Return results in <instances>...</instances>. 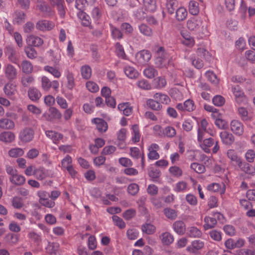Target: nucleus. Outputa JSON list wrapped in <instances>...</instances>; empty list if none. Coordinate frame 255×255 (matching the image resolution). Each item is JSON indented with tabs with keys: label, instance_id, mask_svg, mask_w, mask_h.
<instances>
[{
	"label": "nucleus",
	"instance_id": "nucleus-28",
	"mask_svg": "<svg viewBox=\"0 0 255 255\" xmlns=\"http://www.w3.org/2000/svg\"><path fill=\"white\" fill-rule=\"evenodd\" d=\"M186 233L187 235L191 238H201L202 235L201 231L194 226L188 227Z\"/></svg>",
	"mask_w": 255,
	"mask_h": 255
},
{
	"label": "nucleus",
	"instance_id": "nucleus-5",
	"mask_svg": "<svg viewBox=\"0 0 255 255\" xmlns=\"http://www.w3.org/2000/svg\"><path fill=\"white\" fill-rule=\"evenodd\" d=\"M34 134V130L31 128H25L19 132V138L23 142H29L33 139Z\"/></svg>",
	"mask_w": 255,
	"mask_h": 255
},
{
	"label": "nucleus",
	"instance_id": "nucleus-40",
	"mask_svg": "<svg viewBox=\"0 0 255 255\" xmlns=\"http://www.w3.org/2000/svg\"><path fill=\"white\" fill-rule=\"evenodd\" d=\"M81 73L83 79H89L92 75L91 68L89 65H84L81 68Z\"/></svg>",
	"mask_w": 255,
	"mask_h": 255
},
{
	"label": "nucleus",
	"instance_id": "nucleus-16",
	"mask_svg": "<svg viewBox=\"0 0 255 255\" xmlns=\"http://www.w3.org/2000/svg\"><path fill=\"white\" fill-rule=\"evenodd\" d=\"M29 99L33 102H37L42 96L41 92L36 87H30L27 91Z\"/></svg>",
	"mask_w": 255,
	"mask_h": 255
},
{
	"label": "nucleus",
	"instance_id": "nucleus-41",
	"mask_svg": "<svg viewBox=\"0 0 255 255\" xmlns=\"http://www.w3.org/2000/svg\"><path fill=\"white\" fill-rule=\"evenodd\" d=\"M143 74L147 78L152 79L157 75L158 72L153 67L149 66L144 70Z\"/></svg>",
	"mask_w": 255,
	"mask_h": 255
},
{
	"label": "nucleus",
	"instance_id": "nucleus-29",
	"mask_svg": "<svg viewBox=\"0 0 255 255\" xmlns=\"http://www.w3.org/2000/svg\"><path fill=\"white\" fill-rule=\"evenodd\" d=\"M162 243L165 245H169L174 241L173 236L169 232H165L159 236Z\"/></svg>",
	"mask_w": 255,
	"mask_h": 255
},
{
	"label": "nucleus",
	"instance_id": "nucleus-22",
	"mask_svg": "<svg viewBox=\"0 0 255 255\" xmlns=\"http://www.w3.org/2000/svg\"><path fill=\"white\" fill-rule=\"evenodd\" d=\"M15 138V134L11 131H3L0 133V141L4 143H10Z\"/></svg>",
	"mask_w": 255,
	"mask_h": 255
},
{
	"label": "nucleus",
	"instance_id": "nucleus-18",
	"mask_svg": "<svg viewBox=\"0 0 255 255\" xmlns=\"http://www.w3.org/2000/svg\"><path fill=\"white\" fill-rule=\"evenodd\" d=\"M92 123L96 125L97 129L100 132H104L108 129V124L103 119L94 118L92 120Z\"/></svg>",
	"mask_w": 255,
	"mask_h": 255
},
{
	"label": "nucleus",
	"instance_id": "nucleus-60",
	"mask_svg": "<svg viewBox=\"0 0 255 255\" xmlns=\"http://www.w3.org/2000/svg\"><path fill=\"white\" fill-rule=\"evenodd\" d=\"M50 56L51 57V61L55 64H58L61 60V54L59 52H55L52 50H50L48 52Z\"/></svg>",
	"mask_w": 255,
	"mask_h": 255
},
{
	"label": "nucleus",
	"instance_id": "nucleus-14",
	"mask_svg": "<svg viewBox=\"0 0 255 255\" xmlns=\"http://www.w3.org/2000/svg\"><path fill=\"white\" fill-rule=\"evenodd\" d=\"M204 246V242L196 240L192 242L191 245L186 248V251L192 254H196L199 250H201Z\"/></svg>",
	"mask_w": 255,
	"mask_h": 255
},
{
	"label": "nucleus",
	"instance_id": "nucleus-27",
	"mask_svg": "<svg viewBox=\"0 0 255 255\" xmlns=\"http://www.w3.org/2000/svg\"><path fill=\"white\" fill-rule=\"evenodd\" d=\"M15 127L14 123L7 118L0 119V128L4 129H12Z\"/></svg>",
	"mask_w": 255,
	"mask_h": 255
},
{
	"label": "nucleus",
	"instance_id": "nucleus-25",
	"mask_svg": "<svg viewBox=\"0 0 255 255\" xmlns=\"http://www.w3.org/2000/svg\"><path fill=\"white\" fill-rule=\"evenodd\" d=\"M9 180L12 184L17 186L22 185L25 182V177L17 173L13 176L9 177Z\"/></svg>",
	"mask_w": 255,
	"mask_h": 255
},
{
	"label": "nucleus",
	"instance_id": "nucleus-4",
	"mask_svg": "<svg viewBox=\"0 0 255 255\" xmlns=\"http://www.w3.org/2000/svg\"><path fill=\"white\" fill-rule=\"evenodd\" d=\"M232 91L235 96L236 101L238 103L241 104L247 103V98L239 86L232 87Z\"/></svg>",
	"mask_w": 255,
	"mask_h": 255
},
{
	"label": "nucleus",
	"instance_id": "nucleus-52",
	"mask_svg": "<svg viewBox=\"0 0 255 255\" xmlns=\"http://www.w3.org/2000/svg\"><path fill=\"white\" fill-rule=\"evenodd\" d=\"M12 206L14 208L20 209L23 207L24 204L21 198L15 196L11 199Z\"/></svg>",
	"mask_w": 255,
	"mask_h": 255
},
{
	"label": "nucleus",
	"instance_id": "nucleus-55",
	"mask_svg": "<svg viewBox=\"0 0 255 255\" xmlns=\"http://www.w3.org/2000/svg\"><path fill=\"white\" fill-rule=\"evenodd\" d=\"M8 60L12 63L16 64L18 58L16 56V52L13 48H9L7 51Z\"/></svg>",
	"mask_w": 255,
	"mask_h": 255
},
{
	"label": "nucleus",
	"instance_id": "nucleus-32",
	"mask_svg": "<svg viewBox=\"0 0 255 255\" xmlns=\"http://www.w3.org/2000/svg\"><path fill=\"white\" fill-rule=\"evenodd\" d=\"M43 69L45 71L51 74L54 78H59L61 76V72L56 67L46 65L44 67Z\"/></svg>",
	"mask_w": 255,
	"mask_h": 255
},
{
	"label": "nucleus",
	"instance_id": "nucleus-39",
	"mask_svg": "<svg viewBox=\"0 0 255 255\" xmlns=\"http://www.w3.org/2000/svg\"><path fill=\"white\" fill-rule=\"evenodd\" d=\"M138 60L141 63L148 62L151 58V54L148 50L141 51L137 55Z\"/></svg>",
	"mask_w": 255,
	"mask_h": 255
},
{
	"label": "nucleus",
	"instance_id": "nucleus-59",
	"mask_svg": "<svg viewBox=\"0 0 255 255\" xmlns=\"http://www.w3.org/2000/svg\"><path fill=\"white\" fill-rule=\"evenodd\" d=\"M132 140L134 142H138L140 140V135L138 127L137 125H133L132 126Z\"/></svg>",
	"mask_w": 255,
	"mask_h": 255
},
{
	"label": "nucleus",
	"instance_id": "nucleus-11",
	"mask_svg": "<svg viewBox=\"0 0 255 255\" xmlns=\"http://www.w3.org/2000/svg\"><path fill=\"white\" fill-rule=\"evenodd\" d=\"M176 109L180 111L192 112L195 110L196 106L191 99H187L183 103H179L176 106Z\"/></svg>",
	"mask_w": 255,
	"mask_h": 255
},
{
	"label": "nucleus",
	"instance_id": "nucleus-19",
	"mask_svg": "<svg viewBox=\"0 0 255 255\" xmlns=\"http://www.w3.org/2000/svg\"><path fill=\"white\" fill-rule=\"evenodd\" d=\"M181 36L183 38L182 43L188 47H192L195 44L194 38L191 36L190 33L187 31L181 32Z\"/></svg>",
	"mask_w": 255,
	"mask_h": 255
},
{
	"label": "nucleus",
	"instance_id": "nucleus-7",
	"mask_svg": "<svg viewBox=\"0 0 255 255\" xmlns=\"http://www.w3.org/2000/svg\"><path fill=\"white\" fill-rule=\"evenodd\" d=\"M34 176L38 180H43L47 178L52 177L53 173L51 170L40 166L36 168Z\"/></svg>",
	"mask_w": 255,
	"mask_h": 255
},
{
	"label": "nucleus",
	"instance_id": "nucleus-49",
	"mask_svg": "<svg viewBox=\"0 0 255 255\" xmlns=\"http://www.w3.org/2000/svg\"><path fill=\"white\" fill-rule=\"evenodd\" d=\"M142 231L147 235H151L155 233L156 227L150 224H145L141 227Z\"/></svg>",
	"mask_w": 255,
	"mask_h": 255
},
{
	"label": "nucleus",
	"instance_id": "nucleus-45",
	"mask_svg": "<svg viewBox=\"0 0 255 255\" xmlns=\"http://www.w3.org/2000/svg\"><path fill=\"white\" fill-rule=\"evenodd\" d=\"M22 71L26 74H30L33 71V66L28 61L24 60L21 64Z\"/></svg>",
	"mask_w": 255,
	"mask_h": 255
},
{
	"label": "nucleus",
	"instance_id": "nucleus-17",
	"mask_svg": "<svg viewBox=\"0 0 255 255\" xmlns=\"http://www.w3.org/2000/svg\"><path fill=\"white\" fill-rule=\"evenodd\" d=\"M220 137L222 142L226 145H231L235 141V137L233 134L227 131L221 132Z\"/></svg>",
	"mask_w": 255,
	"mask_h": 255
},
{
	"label": "nucleus",
	"instance_id": "nucleus-26",
	"mask_svg": "<svg viewBox=\"0 0 255 255\" xmlns=\"http://www.w3.org/2000/svg\"><path fill=\"white\" fill-rule=\"evenodd\" d=\"M118 108L120 111L123 112V114L126 116H129L132 112V108L128 102L119 104Z\"/></svg>",
	"mask_w": 255,
	"mask_h": 255
},
{
	"label": "nucleus",
	"instance_id": "nucleus-34",
	"mask_svg": "<svg viewBox=\"0 0 255 255\" xmlns=\"http://www.w3.org/2000/svg\"><path fill=\"white\" fill-rule=\"evenodd\" d=\"M143 5L145 10L148 12H154L156 9L155 0H143Z\"/></svg>",
	"mask_w": 255,
	"mask_h": 255
},
{
	"label": "nucleus",
	"instance_id": "nucleus-10",
	"mask_svg": "<svg viewBox=\"0 0 255 255\" xmlns=\"http://www.w3.org/2000/svg\"><path fill=\"white\" fill-rule=\"evenodd\" d=\"M230 128L231 131L236 135L241 136L244 133V126L239 120H232L230 123Z\"/></svg>",
	"mask_w": 255,
	"mask_h": 255
},
{
	"label": "nucleus",
	"instance_id": "nucleus-53",
	"mask_svg": "<svg viewBox=\"0 0 255 255\" xmlns=\"http://www.w3.org/2000/svg\"><path fill=\"white\" fill-rule=\"evenodd\" d=\"M176 134L175 129L171 126H167L163 130V135L169 138L174 137Z\"/></svg>",
	"mask_w": 255,
	"mask_h": 255
},
{
	"label": "nucleus",
	"instance_id": "nucleus-48",
	"mask_svg": "<svg viewBox=\"0 0 255 255\" xmlns=\"http://www.w3.org/2000/svg\"><path fill=\"white\" fill-rule=\"evenodd\" d=\"M238 165L243 171H244L246 173L252 175L254 174L253 167L249 163H247L245 162H243L241 160V163H239Z\"/></svg>",
	"mask_w": 255,
	"mask_h": 255
},
{
	"label": "nucleus",
	"instance_id": "nucleus-36",
	"mask_svg": "<svg viewBox=\"0 0 255 255\" xmlns=\"http://www.w3.org/2000/svg\"><path fill=\"white\" fill-rule=\"evenodd\" d=\"M147 106L154 111H159L162 109V106L156 100L149 99L146 101Z\"/></svg>",
	"mask_w": 255,
	"mask_h": 255
},
{
	"label": "nucleus",
	"instance_id": "nucleus-57",
	"mask_svg": "<svg viewBox=\"0 0 255 255\" xmlns=\"http://www.w3.org/2000/svg\"><path fill=\"white\" fill-rule=\"evenodd\" d=\"M59 245L56 243L49 242L48 245L46 247V250L47 253L49 254H55L58 250Z\"/></svg>",
	"mask_w": 255,
	"mask_h": 255
},
{
	"label": "nucleus",
	"instance_id": "nucleus-44",
	"mask_svg": "<svg viewBox=\"0 0 255 255\" xmlns=\"http://www.w3.org/2000/svg\"><path fill=\"white\" fill-rule=\"evenodd\" d=\"M178 6V2L176 0H167L166 7L170 14H173L175 8Z\"/></svg>",
	"mask_w": 255,
	"mask_h": 255
},
{
	"label": "nucleus",
	"instance_id": "nucleus-56",
	"mask_svg": "<svg viewBox=\"0 0 255 255\" xmlns=\"http://www.w3.org/2000/svg\"><path fill=\"white\" fill-rule=\"evenodd\" d=\"M190 168L195 172L198 173H203L205 171V166L198 163H192L190 165Z\"/></svg>",
	"mask_w": 255,
	"mask_h": 255
},
{
	"label": "nucleus",
	"instance_id": "nucleus-62",
	"mask_svg": "<svg viewBox=\"0 0 255 255\" xmlns=\"http://www.w3.org/2000/svg\"><path fill=\"white\" fill-rule=\"evenodd\" d=\"M66 78L67 80V88L70 90L73 89L75 86L74 75L72 73L68 72L66 75Z\"/></svg>",
	"mask_w": 255,
	"mask_h": 255
},
{
	"label": "nucleus",
	"instance_id": "nucleus-8",
	"mask_svg": "<svg viewBox=\"0 0 255 255\" xmlns=\"http://www.w3.org/2000/svg\"><path fill=\"white\" fill-rule=\"evenodd\" d=\"M36 8L42 13L44 17L50 16L53 14L51 7L43 0H37Z\"/></svg>",
	"mask_w": 255,
	"mask_h": 255
},
{
	"label": "nucleus",
	"instance_id": "nucleus-15",
	"mask_svg": "<svg viewBox=\"0 0 255 255\" xmlns=\"http://www.w3.org/2000/svg\"><path fill=\"white\" fill-rule=\"evenodd\" d=\"M159 149V145L156 143H152L148 147V158L150 160H156L159 158L157 151Z\"/></svg>",
	"mask_w": 255,
	"mask_h": 255
},
{
	"label": "nucleus",
	"instance_id": "nucleus-61",
	"mask_svg": "<svg viewBox=\"0 0 255 255\" xmlns=\"http://www.w3.org/2000/svg\"><path fill=\"white\" fill-rule=\"evenodd\" d=\"M126 234L127 238L130 240H136L139 235L138 231L135 229L128 230Z\"/></svg>",
	"mask_w": 255,
	"mask_h": 255
},
{
	"label": "nucleus",
	"instance_id": "nucleus-47",
	"mask_svg": "<svg viewBox=\"0 0 255 255\" xmlns=\"http://www.w3.org/2000/svg\"><path fill=\"white\" fill-rule=\"evenodd\" d=\"M25 18V14L22 11H16L13 15V21L15 23L23 22Z\"/></svg>",
	"mask_w": 255,
	"mask_h": 255
},
{
	"label": "nucleus",
	"instance_id": "nucleus-9",
	"mask_svg": "<svg viewBox=\"0 0 255 255\" xmlns=\"http://www.w3.org/2000/svg\"><path fill=\"white\" fill-rule=\"evenodd\" d=\"M54 27V22L45 19L39 20L36 24V28L41 31H50Z\"/></svg>",
	"mask_w": 255,
	"mask_h": 255
},
{
	"label": "nucleus",
	"instance_id": "nucleus-43",
	"mask_svg": "<svg viewBox=\"0 0 255 255\" xmlns=\"http://www.w3.org/2000/svg\"><path fill=\"white\" fill-rule=\"evenodd\" d=\"M227 156L231 161L235 162L237 165L241 163L242 159L239 157L234 149H229L227 151Z\"/></svg>",
	"mask_w": 255,
	"mask_h": 255
},
{
	"label": "nucleus",
	"instance_id": "nucleus-24",
	"mask_svg": "<svg viewBox=\"0 0 255 255\" xmlns=\"http://www.w3.org/2000/svg\"><path fill=\"white\" fill-rule=\"evenodd\" d=\"M208 190L213 192H219L222 194L225 193V187L224 184L217 183H212L207 186Z\"/></svg>",
	"mask_w": 255,
	"mask_h": 255
},
{
	"label": "nucleus",
	"instance_id": "nucleus-54",
	"mask_svg": "<svg viewBox=\"0 0 255 255\" xmlns=\"http://www.w3.org/2000/svg\"><path fill=\"white\" fill-rule=\"evenodd\" d=\"M24 154L23 150L19 147L13 148L8 151V155L11 157L21 156Z\"/></svg>",
	"mask_w": 255,
	"mask_h": 255
},
{
	"label": "nucleus",
	"instance_id": "nucleus-37",
	"mask_svg": "<svg viewBox=\"0 0 255 255\" xmlns=\"http://www.w3.org/2000/svg\"><path fill=\"white\" fill-rule=\"evenodd\" d=\"M189 11L192 15H197L199 12V7L198 3L195 0H191L189 3Z\"/></svg>",
	"mask_w": 255,
	"mask_h": 255
},
{
	"label": "nucleus",
	"instance_id": "nucleus-50",
	"mask_svg": "<svg viewBox=\"0 0 255 255\" xmlns=\"http://www.w3.org/2000/svg\"><path fill=\"white\" fill-rule=\"evenodd\" d=\"M116 53L117 55L123 59H127V56L124 51L123 46L119 42L116 44Z\"/></svg>",
	"mask_w": 255,
	"mask_h": 255
},
{
	"label": "nucleus",
	"instance_id": "nucleus-6",
	"mask_svg": "<svg viewBox=\"0 0 255 255\" xmlns=\"http://www.w3.org/2000/svg\"><path fill=\"white\" fill-rule=\"evenodd\" d=\"M213 216L214 217H206L204 218L205 224L204 228L205 230L210 229L215 227L217 224L216 218H217L218 220H221L223 218V215L218 212L214 213Z\"/></svg>",
	"mask_w": 255,
	"mask_h": 255
},
{
	"label": "nucleus",
	"instance_id": "nucleus-12",
	"mask_svg": "<svg viewBox=\"0 0 255 255\" xmlns=\"http://www.w3.org/2000/svg\"><path fill=\"white\" fill-rule=\"evenodd\" d=\"M202 21L200 18H192L187 21V27L191 31H197L201 27Z\"/></svg>",
	"mask_w": 255,
	"mask_h": 255
},
{
	"label": "nucleus",
	"instance_id": "nucleus-63",
	"mask_svg": "<svg viewBox=\"0 0 255 255\" xmlns=\"http://www.w3.org/2000/svg\"><path fill=\"white\" fill-rule=\"evenodd\" d=\"M169 173L173 176L180 177L182 175V170L178 166H173L169 168Z\"/></svg>",
	"mask_w": 255,
	"mask_h": 255
},
{
	"label": "nucleus",
	"instance_id": "nucleus-31",
	"mask_svg": "<svg viewBox=\"0 0 255 255\" xmlns=\"http://www.w3.org/2000/svg\"><path fill=\"white\" fill-rule=\"evenodd\" d=\"M124 72L126 76L130 79H136L139 76V73L133 67L128 66L124 68Z\"/></svg>",
	"mask_w": 255,
	"mask_h": 255
},
{
	"label": "nucleus",
	"instance_id": "nucleus-64",
	"mask_svg": "<svg viewBox=\"0 0 255 255\" xmlns=\"http://www.w3.org/2000/svg\"><path fill=\"white\" fill-rule=\"evenodd\" d=\"M72 159L70 156L67 155L61 161V167L62 168L68 169L69 167L72 166Z\"/></svg>",
	"mask_w": 255,
	"mask_h": 255
},
{
	"label": "nucleus",
	"instance_id": "nucleus-23",
	"mask_svg": "<svg viewBox=\"0 0 255 255\" xmlns=\"http://www.w3.org/2000/svg\"><path fill=\"white\" fill-rule=\"evenodd\" d=\"M215 141L213 138L210 137L204 139L199 142L201 148L206 153L210 152V148L214 144Z\"/></svg>",
	"mask_w": 255,
	"mask_h": 255
},
{
	"label": "nucleus",
	"instance_id": "nucleus-33",
	"mask_svg": "<svg viewBox=\"0 0 255 255\" xmlns=\"http://www.w3.org/2000/svg\"><path fill=\"white\" fill-rule=\"evenodd\" d=\"M153 98L156 100L159 103L164 104H168L170 102L169 97L166 94L161 93H156L153 95Z\"/></svg>",
	"mask_w": 255,
	"mask_h": 255
},
{
	"label": "nucleus",
	"instance_id": "nucleus-51",
	"mask_svg": "<svg viewBox=\"0 0 255 255\" xmlns=\"http://www.w3.org/2000/svg\"><path fill=\"white\" fill-rule=\"evenodd\" d=\"M87 89L92 93H96L99 91V87L98 84L94 81H88L86 83Z\"/></svg>",
	"mask_w": 255,
	"mask_h": 255
},
{
	"label": "nucleus",
	"instance_id": "nucleus-3",
	"mask_svg": "<svg viewBox=\"0 0 255 255\" xmlns=\"http://www.w3.org/2000/svg\"><path fill=\"white\" fill-rule=\"evenodd\" d=\"M41 86L44 91L48 92L51 88L58 91L59 83L57 80L51 81L47 77L43 76L41 78Z\"/></svg>",
	"mask_w": 255,
	"mask_h": 255
},
{
	"label": "nucleus",
	"instance_id": "nucleus-35",
	"mask_svg": "<svg viewBox=\"0 0 255 255\" xmlns=\"http://www.w3.org/2000/svg\"><path fill=\"white\" fill-rule=\"evenodd\" d=\"M188 15V12L184 7H179L176 11V18L178 21H183L185 20Z\"/></svg>",
	"mask_w": 255,
	"mask_h": 255
},
{
	"label": "nucleus",
	"instance_id": "nucleus-20",
	"mask_svg": "<svg viewBox=\"0 0 255 255\" xmlns=\"http://www.w3.org/2000/svg\"><path fill=\"white\" fill-rule=\"evenodd\" d=\"M45 134L47 137L51 139L55 144H58L59 141L63 137V134L53 130H46L45 131Z\"/></svg>",
	"mask_w": 255,
	"mask_h": 255
},
{
	"label": "nucleus",
	"instance_id": "nucleus-42",
	"mask_svg": "<svg viewBox=\"0 0 255 255\" xmlns=\"http://www.w3.org/2000/svg\"><path fill=\"white\" fill-rule=\"evenodd\" d=\"M78 17L81 20L82 24L84 26H88L90 24V17L83 11H79L77 13Z\"/></svg>",
	"mask_w": 255,
	"mask_h": 255
},
{
	"label": "nucleus",
	"instance_id": "nucleus-2",
	"mask_svg": "<svg viewBox=\"0 0 255 255\" xmlns=\"http://www.w3.org/2000/svg\"><path fill=\"white\" fill-rule=\"evenodd\" d=\"M4 77L9 81L15 80L18 75L17 69L10 63L5 64L2 68Z\"/></svg>",
	"mask_w": 255,
	"mask_h": 255
},
{
	"label": "nucleus",
	"instance_id": "nucleus-30",
	"mask_svg": "<svg viewBox=\"0 0 255 255\" xmlns=\"http://www.w3.org/2000/svg\"><path fill=\"white\" fill-rule=\"evenodd\" d=\"M174 231L179 235H183L186 231L185 223L182 221H177L173 224Z\"/></svg>",
	"mask_w": 255,
	"mask_h": 255
},
{
	"label": "nucleus",
	"instance_id": "nucleus-38",
	"mask_svg": "<svg viewBox=\"0 0 255 255\" xmlns=\"http://www.w3.org/2000/svg\"><path fill=\"white\" fill-rule=\"evenodd\" d=\"M34 78L31 75L23 76L21 79V83L23 87H28L34 83Z\"/></svg>",
	"mask_w": 255,
	"mask_h": 255
},
{
	"label": "nucleus",
	"instance_id": "nucleus-46",
	"mask_svg": "<svg viewBox=\"0 0 255 255\" xmlns=\"http://www.w3.org/2000/svg\"><path fill=\"white\" fill-rule=\"evenodd\" d=\"M138 29L141 33L146 36H151L152 35V30L150 27L145 24H141L138 26Z\"/></svg>",
	"mask_w": 255,
	"mask_h": 255
},
{
	"label": "nucleus",
	"instance_id": "nucleus-1",
	"mask_svg": "<svg viewBox=\"0 0 255 255\" xmlns=\"http://www.w3.org/2000/svg\"><path fill=\"white\" fill-rule=\"evenodd\" d=\"M155 64L159 68L165 67L169 62V55L164 48H158L155 54Z\"/></svg>",
	"mask_w": 255,
	"mask_h": 255
},
{
	"label": "nucleus",
	"instance_id": "nucleus-13",
	"mask_svg": "<svg viewBox=\"0 0 255 255\" xmlns=\"http://www.w3.org/2000/svg\"><path fill=\"white\" fill-rule=\"evenodd\" d=\"M26 41L28 45L34 47H40L43 45L44 42L42 38L34 35L28 36Z\"/></svg>",
	"mask_w": 255,
	"mask_h": 255
},
{
	"label": "nucleus",
	"instance_id": "nucleus-21",
	"mask_svg": "<svg viewBox=\"0 0 255 255\" xmlns=\"http://www.w3.org/2000/svg\"><path fill=\"white\" fill-rule=\"evenodd\" d=\"M3 91L5 94L10 98L14 95L16 92V85L14 83L8 82L4 87Z\"/></svg>",
	"mask_w": 255,
	"mask_h": 255
},
{
	"label": "nucleus",
	"instance_id": "nucleus-58",
	"mask_svg": "<svg viewBox=\"0 0 255 255\" xmlns=\"http://www.w3.org/2000/svg\"><path fill=\"white\" fill-rule=\"evenodd\" d=\"M197 54L198 56L204 58L205 60H209L211 57V55L209 52L203 47H200L197 49Z\"/></svg>",
	"mask_w": 255,
	"mask_h": 255
}]
</instances>
